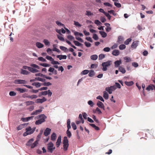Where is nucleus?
<instances>
[{
    "instance_id": "6",
    "label": "nucleus",
    "mask_w": 155,
    "mask_h": 155,
    "mask_svg": "<svg viewBox=\"0 0 155 155\" xmlns=\"http://www.w3.org/2000/svg\"><path fill=\"white\" fill-rule=\"evenodd\" d=\"M54 144L52 142H50L48 144V151L51 153H52L54 150L55 149V147H53Z\"/></svg>"
},
{
    "instance_id": "61",
    "label": "nucleus",
    "mask_w": 155,
    "mask_h": 155,
    "mask_svg": "<svg viewBox=\"0 0 155 155\" xmlns=\"http://www.w3.org/2000/svg\"><path fill=\"white\" fill-rule=\"evenodd\" d=\"M34 141V139H31L29 140L28 142L27 143V145L28 146H30L32 142Z\"/></svg>"
},
{
    "instance_id": "35",
    "label": "nucleus",
    "mask_w": 155,
    "mask_h": 155,
    "mask_svg": "<svg viewBox=\"0 0 155 155\" xmlns=\"http://www.w3.org/2000/svg\"><path fill=\"white\" fill-rule=\"evenodd\" d=\"M62 34H61V35H57V36L58 39H59L60 40L62 41H64V39L63 38V37L62 36Z\"/></svg>"
},
{
    "instance_id": "25",
    "label": "nucleus",
    "mask_w": 155,
    "mask_h": 155,
    "mask_svg": "<svg viewBox=\"0 0 155 155\" xmlns=\"http://www.w3.org/2000/svg\"><path fill=\"white\" fill-rule=\"evenodd\" d=\"M125 83L128 86H131L134 84V82L133 81L130 82L125 81Z\"/></svg>"
},
{
    "instance_id": "7",
    "label": "nucleus",
    "mask_w": 155,
    "mask_h": 155,
    "mask_svg": "<svg viewBox=\"0 0 155 155\" xmlns=\"http://www.w3.org/2000/svg\"><path fill=\"white\" fill-rule=\"evenodd\" d=\"M116 89L115 86H111L110 87H107L105 88V90L107 91L109 94H111L113 91L115 90Z\"/></svg>"
},
{
    "instance_id": "62",
    "label": "nucleus",
    "mask_w": 155,
    "mask_h": 155,
    "mask_svg": "<svg viewBox=\"0 0 155 155\" xmlns=\"http://www.w3.org/2000/svg\"><path fill=\"white\" fill-rule=\"evenodd\" d=\"M60 48L62 50L64 51H66V50L67 49V48L66 47L62 46H60Z\"/></svg>"
},
{
    "instance_id": "48",
    "label": "nucleus",
    "mask_w": 155,
    "mask_h": 155,
    "mask_svg": "<svg viewBox=\"0 0 155 155\" xmlns=\"http://www.w3.org/2000/svg\"><path fill=\"white\" fill-rule=\"evenodd\" d=\"M104 5L107 7H112V5L108 2H104Z\"/></svg>"
},
{
    "instance_id": "41",
    "label": "nucleus",
    "mask_w": 155,
    "mask_h": 155,
    "mask_svg": "<svg viewBox=\"0 0 155 155\" xmlns=\"http://www.w3.org/2000/svg\"><path fill=\"white\" fill-rule=\"evenodd\" d=\"M40 65L45 67H49L50 66V64L47 63H41Z\"/></svg>"
},
{
    "instance_id": "13",
    "label": "nucleus",
    "mask_w": 155,
    "mask_h": 155,
    "mask_svg": "<svg viewBox=\"0 0 155 155\" xmlns=\"http://www.w3.org/2000/svg\"><path fill=\"white\" fill-rule=\"evenodd\" d=\"M121 63L122 61L121 60H119L116 61L114 62L115 67L116 68L119 67V66L121 64Z\"/></svg>"
},
{
    "instance_id": "56",
    "label": "nucleus",
    "mask_w": 155,
    "mask_h": 155,
    "mask_svg": "<svg viewBox=\"0 0 155 155\" xmlns=\"http://www.w3.org/2000/svg\"><path fill=\"white\" fill-rule=\"evenodd\" d=\"M96 98L97 99L100 100L101 101L103 102H104V99H103V97L101 96H97L96 97Z\"/></svg>"
},
{
    "instance_id": "11",
    "label": "nucleus",
    "mask_w": 155,
    "mask_h": 155,
    "mask_svg": "<svg viewBox=\"0 0 155 155\" xmlns=\"http://www.w3.org/2000/svg\"><path fill=\"white\" fill-rule=\"evenodd\" d=\"M42 111V110L41 109H39L37 110L32 112L31 114V115H37L39 114V113H41Z\"/></svg>"
},
{
    "instance_id": "63",
    "label": "nucleus",
    "mask_w": 155,
    "mask_h": 155,
    "mask_svg": "<svg viewBox=\"0 0 155 155\" xmlns=\"http://www.w3.org/2000/svg\"><path fill=\"white\" fill-rule=\"evenodd\" d=\"M46 58L48 60H50L51 62L53 59L51 57L48 55L46 56Z\"/></svg>"
},
{
    "instance_id": "58",
    "label": "nucleus",
    "mask_w": 155,
    "mask_h": 155,
    "mask_svg": "<svg viewBox=\"0 0 155 155\" xmlns=\"http://www.w3.org/2000/svg\"><path fill=\"white\" fill-rule=\"evenodd\" d=\"M114 5L117 8H120L121 7V5L120 3L118 2H114Z\"/></svg>"
},
{
    "instance_id": "27",
    "label": "nucleus",
    "mask_w": 155,
    "mask_h": 155,
    "mask_svg": "<svg viewBox=\"0 0 155 155\" xmlns=\"http://www.w3.org/2000/svg\"><path fill=\"white\" fill-rule=\"evenodd\" d=\"M25 97H26L27 98H30L31 99H33L36 98H37L38 96L35 95H33L31 96H25Z\"/></svg>"
},
{
    "instance_id": "16",
    "label": "nucleus",
    "mask_w": 155,
    "mask_h": 155,
    "mask_svg": "<svg viewBox=\"0 0 155 155\" xmlns=\"http://www.w3.org/2000/svg\"><path fill=\"white\" fill-rule=\"evenodd\" d=\"M67 56L66 55H59L57 56V58H59L60 60L62 59H66L67 58Z\"/></svg>"
},
{
    "instance_id": "55",
    "label": "nucleus",
    "mask_w": 155,
    "mask_h": 155,
    "mask_svg": "<svg viewBox=\"0 0 155 155\" xmlns=\"http://www.w3.org/2000/svg\"><path fill=\"white\" fill-rule=\"evenodd\" d=\"M38 60H39V61H41L42 62H45L46 61L45 59L44 58H43L42 57H39L38 58Z\"/></svg>"
},
{
    "instance_id": "38",
    "label": "nucleus",
    "mask_w": 155,
    "mask_h": 155,
    "mask_svg": "<svg viewBox=\"0 0 155 155\" xmlns=\"http://www.w3.org/2000/svg\"><path fill=\"white\" fill-rule=\"evenodd\" d=\"M88 104L91 107H93L94 105L93 102L91 100H89L87 102Z\"/></svg>"
},
{
    "instance_id": "26",
    "label": "nucleus",
    "mask_w": 155,
    "mask_h": 155,
    "mask_svg": "<svg viewBox=\"0 0 155 155\" xmlns=\"http://www.w3.org/2000/svg\"><path fill=\"white\" fill-rule=\"evenodd\" d=\"M68 130L67 131V134L68 137H70L71 136V132L69 130V129L71 128V127H67Z\"/></svg>"
},
{
    "instance_id": "49",
    "label": "nucleus",
    "mask_w": 155,
    "mask_h": 155,
    "mask_svg": "<svg viewBox=\"0 0 155 155\" xmlns=\"http://www.w3.org/2000/svg\"><path fill=\"white\" fill-rule=\"evenodd\" d=\"M78 118L79 120H81L82 124H83L84 123V120L82 117V115L81 114H80L79 115Z\"/></svg>"
},
{
    "instance_id": "29",
    "label": "nucleus",
    "mask_w": 155,
    "mask_h": 155,
    "mask_svg": "<svg viewBox=\"0 0 155 155\" xmlns=\"http://www.w3.org/2000/svg\"><path fill=\"white\" fill-rule=\"evenodd\" d=\"M32 85L35 86L36 87H39L41 86V84L39 82H35L32 84Z\"/></svg>"
},
{
    "instance_id": "46",
    "label": "nucleus",
    "mask_w": 155,
    "mask_h": 155,
    "mask_svg": "<svg viewBox=\"0 0 155 155\" xmlns=\"http://www.w3.org/2000/svg\"><path fill=\"white\" fill-rule=\"evenodd\" d=\"M35 79L41 82H44L45 81V79H42L39 77H36L35 78Z\"/></svg>"
},
{
    "instance_id": "37",
    "label": "nucleus",
    "mask_w": 155,
    "mask_h": 155,
    "mask_svg": "<svg viewBox=\"0 0 155 155\" xmlns=\"http://www.w3.org/2000/svg\"><path fill=\"white\" fill-rule=\"evenodd\" d=\"M35 103V102L32 101H26L25 102L27 106L31 105H33Z\"/></svg>"
},
{
    "instance_id": "10",
    "label": "nucleus",
    "mask_w": 155,
    "mask_h": 155,
    "mask_svg": "<svg viewBox=\"0 0 155 155\" xmlns=\"http://www.w3.org/2000/svg\"><path fill=\"white\" fill-rule=\"evenodd\" d=\"M97 105L98 107L104 110L105 108L104 105L102 102L100 101H98L97 103Z\"/></svg>"
},
{
    "instance_id": "5",
    "label": "nucleus",
    "mask_w": 155,
    "mask_h": 155,
    "mask_svg": "<svg viewBox=\"0 0 155 155\" xmlns=\"http://www.w3.org/2000/svg\"><path fill=\"white\" fill-rule=\"evenodd\" d=\"M63 144L64 150V151H66L67 150L69 146L68 141L66 137H64Z\"/></svg>"
},
{
    "instance_id": "18",
    "label": "nucleus",
    "mask_w": 155,
    "mask_h": 155,
    "mask_svg": "<svg viewBox=\"0 0 155 155\" xmlns=\"http://www.w3.org/2000/svg\"><path fill=\"white\" fill-rule=\"evenodd\" d=\"M36 45L38 48H42L44 47V45L39 42H36Z\"/></svg>"
},
{
    "instance_id": "21",
    "label": "nucleus",
    "mask_w": 155,
    "mask_h": 155,
    "mask_svg": "<svg viewBox=\"0 0 155 155\" xmlns=\"http://www.w3.org/2000/svg\"><path fill=\"white\" fill-rule=\"evenodd\" d=\"M103 97L105 99L107 100L108 99L109 95L106 91H104L103 92Z\"/></svg>"
},
{
    "instance_id": "33",
    "label": "nucleus",
    "mask_w": 155,
    "mask_h": 155,
    "mask_svg": "<svg viewBox=\"0 0 155 155\" xmlns=\"http://www.w3.org/2000/svg\"><path fill=\"white\" fill-rule=\"evenodd\" d=\"M153 85H149L147 88L146 90L147 91H149L150 90H153Z\"/></svg>"
},
{
    "instance_id": "54",
    "label": "nucleus",
    "mask_w": 155,
    "mask_h": 155,
    "mask_svg": "<svg viewBox=\"0 0 155 155\" xmlns=\"http://www.w3.org/2000/svg\"><path fill=\"white\" fill-rule=\"evenodd\" d=\"M93 38H94V40H97L98 39V37L97 35L96 34H93Z\"/></svg>"
},
{
    "instance_id": "52",
    "label": "nucleus",
    "mask_w": 155,
    "mask_h": 155,
    "mask_svg": "<svg viewBox=\"0 0 155 155\" xmlns=\"http://www.w3.org/2000/svg\"><path fill=\"white\" fill-rule=\"evenodd\" d=\"M74 43L75 45L77 46H80L81 45V44L79 42L77 41H74Z\"/></svg>"
},
{
    "instance_id": "60",
    "label": "nucleus",
    "mask_w": 155,
    "mask_h": 155,
    "mask_svg": "<svg viewBox=\"0 0 155 155\" xmlns=\"http://www.w3.org/2000/svg\"><path fill=\"white\" fill-rule=\"evenodd\" d=\"M9 95L10 96H14L16 95V93L14 91H10L9 92Z\"/></svg>"
},
{
    "instance_id": "39",
    "label": "nucleus",
    "mask_w": 155,
    "mask_h": 155,
    "mask_svg": "<svg viewBox=\"0 0 155 155\" xmlns=\"http://www.w3.org/2000/svg\"><path fill=\"white\" fill-rule=\"evenodd\" d=\"M126 46L124 44L120 45L119 46V48L121 50H123L125 49L126 48Z\"/></svg>"
},
{
    "instance_id": "31",
    "label": "nucleus",
    "mask_w": 155,
    "mask_h": 155,
    "mask_svg": "<svg viewBox=\"0 0 155 155\" xmlns=\"http://www.w3.org/2000/svg\"><path fill=\"white\" fill-rule=\"evenodd\" d=\"M99 33L103 37L105 38L107 36V34L105 32L103 31H99Z\"/></svg>"
},
{
    "instance_id": "53",
    "label": "nucleus",
    "mask_w": 155,
    "mask_h": 155,
    "mask_svg": "<svg viewBox=\"0 0 155 155\" xmlns=\"http://www.w3.org/2000/svg\"><path fill=\"white\" fill-rule=\"evenodd\" d=\"M94 23L96 24L97 25H99L102 24L101 22L98 20H95L94 21Z\"/></svg>"
},
{
    "instance_id": "1",
    "label": "nucleus",
    "mask_w": 155,
    "mask_h": 155,
    "mask_svg": "<svg viewBox=\"0 0 155 155\" xmlns=\"http://www.w3.org/2000/svg\"><path fill=\"white\" fill-rule=\"evenodd\" d=\"M30 66L32 67L24 66L23 68L25 69H28L30 71L33 73L39 72V71L38 69H39L40 67L38 65L34 64H30Z\"/></svg>"
},
{
    "instance_id": "30",
    "label": "nucleus",
    "mask_w": 155,
    "mask_h": 155,
    "mask_svg": "<svg viewBox=\"0 0 155 155\" xmlns=\"http://www.w3.org/2000/svg\"><path fill=\"white\" fill-rule=\"evenodd\" d=\"M98 58V56L96 54L93 55L91 56V58L93 60H95Z\"/></svg>"
},
{
    "instance_id": "59",
    "label": "nucleus",
    "mask_w": 155,
    "mask_h": 155,
    "mask_svg": "<svg viewBox=\"0 0 155 155\" xmlns=\"http://www.w3.org/2000/svg\"><path fill=\"white\" fill-rule=\"evenodd\" d=\"M110 50V48L109 47H106L103 49V51L105 52H109Z\"/></svg>"
},
{
    "instance_id": "57",
    "label": "nucleus",
    "mask_w": 155,
    "mask_h": 155,
    "mask_svg": "<svg viewBox=\"0 0 155 155\" xmlns=\"http://www.w3.org/2000/svg\"><path fill=\"white\" fill-rule=\"evenodd\" d=\"M41 135H42L41 133H39L37 137V138H36V141H37L38 142L39 140L40 139V138L41 137Z\"/></svg>"
},
{
    "instance_id": "12",
    "label": "nucleus",
    "mask_w": 155,
    "mask_h": 155,
    "mask_svg": "<svg viewBox=\"0 0 155 155\" xmlns=\"http://www.w3.org/2000/svg\"><path fill=\"white\" fill-rule=\"evenodd\" d=\"M139 41H134L131 45L132 48L135 49L138 45Z\"/></svg>"
},
{
    "instance_id": "45",
    "label": "nucleus",
    "mask_w": 155,
    "mask_h": 155,
    "mask_svg": "<svg viewBox=\"0 0 155 155\" xmlns=\"http://www.w3.org/2000/svg\"><path fill=\"white\" fill-rule=\"evenodd\" d=\"M51 64H53L55 65L56 64H60V63L57 61H54V59H53V60L51 62Z\"/></svg>"
},
{
    "instance_id": "19",
    "label": "nucleus",
    "mask_w": 155,
    "mask_h": 155,
    "mask_svg": "<svg viewBox=\"0 0 155 155\" xmlns=\"http://www.w3.org/2000/svg\"><path fill=\"white\" fill-rule=\"evenodd\" d=\"M104 25L107 27L106 30L107 32L109 31L111 29V28L110 27V25L108 23H105Z\"/></svg>"
},
{
    "instance_id": "36",
    "label": "nucleus",
    "mask_w": 155,
    "mask_h": 155,
    "mask_svg": "<svg viewBox=\"0 0 155 155\" xmlns=\"http://www.w3.org/2000/svg\"><path fill=\"white\" fill-rule=\"evenodd\" d=\"M124 59L126 60V62H129L131 61V59L130 57H124Z\"/></svg>"
},
{
    "instance_id": "50",
    "label": "nucleus",
    "mask_w": 155,
    "mask_h": 155,
    "mask_svg": "<svg viewBox=\"0 0 155 155\" xmlns=\"http://www.w3.org/2000/svg\"><path fill=\"white\" fill-rule=\"evenodd\" d=\"M74 25L78 27H81V25L78 22L76 21H74Z\"/></svg>"
},
{
    "instance_id": "47",
    "label": "nucleus",
    "mask_w": 155,
    "mask_h": 155,
    "mask_svg": "<svg viewBox=\"0 0 155 155\" xmlns=\"http://www.w3.org/2000/svg\"><path fill=\"white\" fill-rule=\"evenodd\" d=\"M56 23L59 26L64 27V25L59 21H56Z\"/></svg>"
},
{
    "instance_id": "51",
    "label": "nucleus",
    "mask_w": 155,
    "mask_h": 155,
    "mask_svg": "<svg viewBox=\"0 0 155 155\" xmlns=\"http://www.w3.org/2000/svg\"><path fill=\"white\" fill-rule=\"evenodd\" d=\"M104 14L106 16L107 18L109 20H110V19L111 16L109 14V13L105 12V13H104Z\"/></svg>"
},
{
    "instance_id": "22",
    "label": "nucleus",
    "mask_w": 155,
    "mask_h": 155,
    "mask_svg": "<svg viewBox=\"0 0 155 155\" xmlns=\"http://www.w3.org/2000/svg\"><path fill=\"white\" fill-rule=\"evenodd\" d=\"M21 73L24 75H28V74L30 73L28 71L21 69Z\"/></svg>"
},
{
    "instance_id": "15",
    "label": "nucleus",
    "mask_w": 155,
    "mask_h": 155,
    "mask_svg": "<svg viewBox=\"0 0 155 155\" xmlns=\"http://www.w3.org/2000/svg\"><path fill=\"white\" fill-rule=\"evenodd\" d=\"M51 130L48 128H47L45 131L44 132V135L45 136H48L50 133Z\"/></svg>"
},
{
    "instance_id": "23",
    "label": "nucleus",
    "mask_w": 155,
    "mask_h": 155,
    "mask_svg": "<svg viewBox=\"0 0 155 155\" xmlns=\"http://www.w3.org/2000/svg\"><path fill=\"white\" fill-rule=\"evenodd\" d=\"M17 91H19L21 93H24L25 92L27 91L25 89L21 88H18L16 89Z\"/></svg>"
},
{
    "instance_id": "42",
    "label": "nucleus",
    "mask_w": 155,
    "mask_h": 155,
    "mask_svg": "<svg viewBox=\"0 0 155 155\" xmlns=\"http://www.w3.org/2000/svg\"><path fill=\"white\" fill-rule=\"evenodd\" d=\"M105 55L103 54H101L99 55V59L102 60L105 58Z\"/></svg>"
},
{
    "instance_id": "28",
    "label": "nucleus",
    "mask_w": 155,
    "mask_h": 155,
    "mask_svg": "<svg viewBox=\"0 0 155 155\" xmlns=\"http://www.w3.org/2000/svg\"><path fill=\"white\" fill-rule=\"evenodd\" d=\"M56 138V135L55 134L53 133L51 135V139L53 141H54Z\"/></svg>"
},
{
    "instance_id": "2",
    "label": "nucleus",
    "mask_w": 155,
    "mask_h": 155,
    "mask_svg": "<svg viewBox=\"0 0 155 155\" xmlns=\"http://www.w3.org/2000/svg\"><path fill=\"white\" fill-rule=\"evenodd\" d=\"M36 118L37 119L39 118V119L36 121L35 124L36 125H39L45 121V119L47 118V117L44 114H41L35 117V119Z\"/></svg>"
},
{
    "instance_id": "4",
    "label": "nucleus",
    "mask_w": 155,
    "mask_h": 155,
    "mask_svg": "<svg viewBox=\"0 0 155 155\" xmlns=\"http://www.w3.org/2000/svg\"><path fill=\"white\" fill-rule=\"evenodd\" d=\"M35 127H34L33 128H31V127H29L28 128H26V132L23 134V136H25L28 134H32L35 131Z\"/></svg>"
},
{
    "instance_id": "3",
    "label": "nucleus",
    "mask_w": 155,
    "mask_h": 155,
    "mask_svg": "<svg viewBox=\"0 0 155 155\" xmlns=\"http://www.w3.org/2000/svg\"><path fill=\"white\" fill-rule=\"evenodd\" d=\"M112 61H108L102 63L101 65L103 67L102 70L104 71H106L107 69V68L111 65Z\"/></svg>"
},
{
    "instance_id": "20",
    "label": "nucleus",
    "mask_w": 155,
    "mask_h": 155,
    "mask_svg": "<svg viewBox=\"0 0 155 155\" xmlns=\"http://www.w3.org/2000/svg\"><path fill=\"white\" fill-rule=\"evenodd\" d=\"M119 70L123 74H124L126 72V70L125 68L122 66H120L119 67Z\"/></svg>"
},
{
    "instance_id": "8",
    "label": "nucleus",
    "mask_w": 155,
    "mask_h": 155,
    "mask_svg": "<svg viewBox=\"0 0 155 155\" xmlns=\"http://www.w3.org/2000/svg\"><path fill=\"white\" fill-rule=\"evenodd\" d=\"M14 83L15 84H27V81L21 79H16L15 80L14 82Z\"/></svg>"
},
{
    "instance_id": "9",
    "label": "nucleus",
    "mask_w": 155,
    "mask_h": 155,
    "mask_svg": "<svg viewBox=\"0 0 155 155\" xmlns=\"http://www.w3.org/2000/svg\"><path fill=\"white\" fill-rule=\"evenodd\" d=\"M47 99L43 97L42 99L38 98L35 101V103L37 104L42 103L47 101Z\"/></svg>"
},
{
    "instance_id": "64",
    "label": "nucleus",
    "mask_w": 155,
    "mask_h": 155,
    "mask_svg": "<svg viewBox=\"0 0 155 155\" xmlns=\"http://www.w3.org/2000/svg\"><path fill=\"white\" fill-rule=\"evenodd\" d=\"M100 20H101V21L102 22H104L106 21V18L104 17H101Z\"/></svg>"
},
{
    "instance_id": "32",
    "label": "nucleus",
    "mask_w": 155,
    "mask_h": 155,
    "mask_svg": "<svg viewBox=\"0 0 155 155\" xmlns=\"http://www.w3.org/2000/svg\"><path fill=\"white\" fill-rule=\"evenodd\" d=\"M97 112L98 114H102L101 111L98 107H97L96 110H95L93 111V112L94 113H96Z\"/></svg>"
},
{
    "instance_id": "43",
    "label": "nucleus",
    "mask_w": 155,
    "mask_h": 155,
    "mask_svg": "<svg viewBox=\"0 0 155 155\" xmlns=\"http://www.w3.org/2000/svg\"><path fill=\"white\" fill-rule=\"evenodd\" d=\"M94 74V71L93 70H91L90 71L88 75L90 77H93Z\"/></svg>"
},
{
    "instance_id": "40",
    "label": "nucleus",
    "mask_w": 155,
    "mask_h": 155,
    "mask_svg": "<svg viewBox=\"0 0 155 155\" xmlns=\"http://www.w3.org/2000/svg\"><path fill=\"white\" fill-rule=\"evenodd\" d=\"M132 40L131 38H129L127 39V40L124 42V44L126 45H128L129 44V42H130Z\"/></svg>"
},
{
    "instance_id": "14",
    "label": "nucleus",
    "mask_w": 155,
    "mask_h": 155,
    "mask_svg": "<svg viewBox=\"0 0 155 155\" xmlns=\"http://www.w3.org/2000/svg\"><path fill=\"white\" fill-rule=\"evenodd\" d=\"M61 137L59 136L57 139V141L56 142V146L57 147H58L61 144Z\"/></svg>"
},
{
    "instance_id": "34",
    "label": "nucleus",
    "mask_w": 155,
    "mask_h": 155,
    "mask_svg": "<svg viewBox=\"0 0 155 155\" xmlns=\"http://www.w3.org/2000/svg\"><path fill=\"white\" fill-rule=\"evenodd\" d=\"M38 143V142L37 141H35L33 144H31V148H34L37 145Z\"/></svg>"
},
{
    "instance_id": "17",
    "label": "nucleus",
    "mask_w": 155,
    "mask_h": 155,
    "mask_svg": "<svg viewBox=\"0 0 155 155\" xmlns=\"http://www.w3.org/2000/svg\"><path fill=\"white\" fill-rule=\"evenodd\" d=\"M112 54L113 55L117 56L119 54L120 52L118 50L115 49L112 51Z\"/></svg>"
},
{
    "instance_id": "24",
    "label": "nucleus",
    "mask_w": 155,
    "mask_h": 155,
    "mask_svg": "<svg viewBox=\"0 0 155 155\" xmlns=\"http://www.w3.org/2000/svg\"><path fill=\"white\" fill-rule=\"evenodd\" d=\"M43 42L44 43L45 45L49 46L50 45V42L47 39H44L43 40Z\"/></svg>"
},
{
    "instance_id": "44",
    "label": "nucleus",
    "mask_w": 155,
    "mask_h": 155,
    "mask_svg": "<svg viewBox=\"0 0 155 155\" xmlns=\"http://www.w3.org/2000/svg\"><path fill=\"white\" fill-rule=\"evenodd\" d=\"M89 72V71L87 70H84L82 71L81 74L83 75H85L87 74Z\"/></svg>"
}]
</instances>
